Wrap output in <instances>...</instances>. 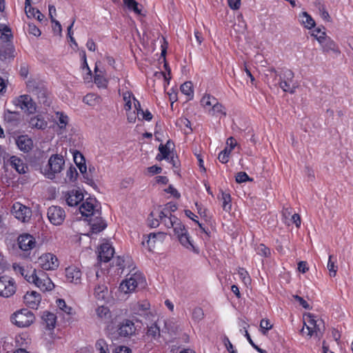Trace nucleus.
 <instances>
[{
    "mask_svg": "<svg viewBox=\"0 0 353 353\" xmlns=\"http://www.w3.org/2000/svg\"><path fill=\"white\" fill-rule=\"evenodd\" d=\"M15 142L18 148L25 153L30 152L33 147L32 140L28 137V135H20L17 137L15 139Z\"/></svg>",
    "mask_w": 353,
    "mask_h": 353,
    "instance_id": "18",
    "label": "nucleus"
},
{
    "mask_svg": "<svg viewBox=\"0 0 353 353\" xmlns=\"http://www.w3.org/2000/svg\"><path fill=\"white\" fill-rule=\"evenodd\" d=\"M94 83L97 84L99 87H103L105 86L106 81L100 75L97 74L94 77Z\"/></svg>",
    "mask_w": 353,
    "mask_h": 353,
    "instance_id": "64",
    "label": "nucleus"
},
{
    "mask_svg": "<svg viewBox=\"0 0 353 353\" xmlns=\"http://www.w3.org/2000/svg\"><path fill=\"white\" fill-rule=\"evenodd\" d=\"M56 119L58 120V125L60 128H65L68 123V117L63 112H57Z\"/></svg>",
    "mask_w": 353,
    "mask_h": 353,
    "instance_id": "44",
    "label": "nucleus"
},
{
    "mask_svg": "<svg viewBox=\"0 0 353 353\" xmlns=\"http://www.w3.org/2000/svg\"><path fill=\"white\" fill-rule=\"evenodd\" d=\"M114 250L109 243H103L100 246L99 258L101 261L108 262L113 256Z\"/></svg>",
    "mask_w": 353,
    "mask_h": 353,
    "instance_id": "21",
    "label": "nucleus"
},
{
    "mask_svg": "<svg viewBox=\"0 0 353 353\" xmlns=\"http://www.w3.org/2000/svg\"><path fill=\"white\" fill-rule=\"evenodd\" d=\"M57 307L65 312L66 314L72 315L73 314V309L72 307L67 305L63 299H58L57 301Z\"/></svg>",
    "mask_w": 353,
    "mask_h": 353,
    "instance_id": "40",
    "label": "nucleus"
},
{
    "mask_svg": "<svg viewBox=\"0 0 353 353\" xmlns=\"http://www.w3.org/2000/svg\"><path fill=\"white\" fill-rule=\"evenodd\" d=\"M335 262L336 261H332V256L330 255L328 262L327 264V268L330 272V276L332 277H334L336 276L338 270V267L337 265H335Z\"/></svg>",
    "mask_w": 353,
    "mask_h": 353,
    "instance_id": "46",
    "label": "nucleus"
},
{
    "mask_svg": "<svg viewBox=\"0 0 353 353\" xmlns=\"http://www.w3.org/2000/svg\"><path fill=\"white\" fill-rule=\"evenodd\" d=\"M185 214L190 219H191L192 221H194L195 223H196L201 229H202L203 231H205L204 228H203L202 225L196 220L195 218H197V216L190 210H185Z\"/></svg>",
    "mask_w": 353,
    "mask_h": 353,
    "instance_id": "58",
    "label": "nucleus"
},
{
    "mask_svg": "<svg viewBox=\"0 0 353 353\" xmlns=\"http://www.w3.org/2000/svg\"><path fill=\"white\" fill-rule=\"evenodd\" d=\"M161 336L160 328L156 323L152 324L147 327L145 334L143 339L145 342H154L159 339Z\"/></svg>",
    "mask_w": 353,
    "mask_h": 353,
    "instance_id": "19",
    "label": "nucleus"
},
{
    "mask_svg": "<svg viewBox=\"0 0 353 353\" xmlns=\"http://www.w3.org/2000/svg\"><path fill=\"white\" fill-rule=\"evenodd\" d=\"M47 216L52 224L60 225L65 219V212L62 208L57 205H52L48 209Z\"/></svg>",
    "mask_w": 353,
    "mask_h": 353,
    "instance_id": "8",
    "label": "nucleus"
},
{
    "mask_svg": "<svg viewBox=\"0 0 353 353\" xmlns=\"http://www.w3.org/2000/svg\"><path fill=\"white\" fill-rule=\"evenodd\" d=\"M165 239V234L163 232L150 233L148 236L147 245L150 251L154 249L157 245H161Z\"/></svg>",
    "mask_w": 353,
    "mask_h": 353,
    "instance_id": "23",
    "label": "nucleus"
},
{
    "mask_svg": "<svg viewBox=\"0 0 353 353\" xmlns=\"http://www.w3.org/2000/svg\"><path fill=\"white\" fill-rule=\"evenodd\" d=\"M101 215L96 214L94 216L90 217L88 221L93 233H98L103 230L107 225L101 218Z\"/></svg>",
    "mask_w": 353,
    "mask_h": 353,
    "instance_id": "22",
    "label": "nucleus"
},
{
    "mask_svg": "<svg viewBox=\"0 0 353 353\" xmlns=\"http://www.w3.org/2000/svg\"><path fill=\"white\" fill-rule=\"evenodd\" d=\"M165 192L171 194L176 199H179L181 196L180 193L172 185H169V187L165 190Z\"/></svg>",
    "mask_w": 353,
    "mask_h": 353,
    "instance_id": "62",
    "label": "nucleus"
},
{
    "mask_svg": "<svg viewBox=\"0 0 353 353\" xmlns=\"http://www.w3.org/2000/svg\"><path fill=\"white\" fill-rule=\"evenodd\" d=\"M41 300L40 294L35 291L27 292L23 296V302L29 307L37 309Z\"/></svg>",
    "mask_w": 353,
    "mask_h": 353,
    "instance_id": "16",
    "label": "nucleus"
},
{
    "mask_svg": "<svg viewBox=\"0 0 353 353\" xmlns=\"http://www.w3.org/2000/svg\"><path fill=\"white\" fill-rule=\"evenodd\" d=\"M307 323H304V325L306 326V329L307 330V335L311 337L313 335V328L316 326V324L320 320H316L315 316L313 314H309L307 316Z\"/></svg>",
    "mask_w": 353,
    "mask_h": 353,
    "instance_id": "29",
    "label": "nucleus"
},
{
    "mask_svg": "<svg viewBox=\"0 0 353 353\" xmlns=\"http://www.w3.org/2000/svg\"><path fill=\"white\" fill-rule=\"evenodd\" d=\"M39 263L42 269L46 270H55L59 265L57 257L52 253L42 254L39 259Z\"/></svg>",
    "mask_w": 353,
    "mask_h": 353,
    "instance_id": "10",
    "label": "nucleus"
},
{
    "mask_svg": "<svg viewBox=\"0 0 353 353\" xmlns=\"http://www.w3.org/2000/svg\"><path fill=\"white\" fill-rule=\"evenodd\" d=\"M77 175L78 173L75 168L70 167L67 170L66 177L69 179L70 181H73L76 179Z\"/></svg>",
    "mask_w": 353,
    "mask_h": 353,
    "instance_id": "57",
    "label": "nucleus"
},
{
    "mask_svg": "<svg viewBox=\"0 0 353 353\" xmlns=\"http://www.w3.org/2000/svg\"><path fill=\"white\" fill-rule=\"evenodd\" d=\"M79 210L82 216L86 217L94 216L96 214L101 215V212L99 210H94V200L92 199H86L81 205Z\"/></svg>",
    "mask_w": 353,
    "mask_h": 353,
    "instance_id": "14",
    "label": "nucleus"
},
{
    "mask_svg": "<svg viewBox=\"0 0 353 353\" xmlns=\"http://www.w3.org/2000/svg\"><path fill=\"white\" fill-rule=\"evenodd\" d=\"M12 213L16 219L23 223L28 222L32 216L30 208L19 202L12 205Z\"/></svg>",
    "mask_w": 353,
    "mask_h": 353,
    "instance_id": "9",
    "label": "nucleus"
},
{
    "mask_svg": "<svg viewBox=\"0 0 353 353\" xmlns=\"http://www.w3.org/2000/svg\"><path fill=\"white\" fill-rule=\"evenodd\" d=\"M302 23L309 29L314 27L315 25L314 19L306 12L303 13Z\"/></svg>",
    "mask_w": 353,
    "mask_h": 353,
    "instance_id": "47",
    "label": "nucleus"
},
{
    "mask_svg": "<svg viewBox=\"0 0 353 353\" xmlns=\"http://www.w3.org/2000/svg\"><path fill=\"white\" fill-rule=\"evenodd\" d=\"M315 37L318 40V41L321 45L323 50L326 52L330 51H332L334 52H339V49L336 44L334 43L333 40H332L329 37L318 36V34H314Z\"/></svg>",
    "mask_w": 353,
    "mask_h": 353,
    "instance_id": "17",
    "label": "nucleus"
},
{
    "mask_svg": "<svg viewBox=\"0 0 353 353\" xmlns=\"http://www.w3.org/2000/svg\"><path fill=\"white\" fill-rule=\"evenodd\" d=\"M65 276L68 281L75 284L79 283L81 279V272L76 266H69L65 268Z\"/></svg>",
    "mask_w": 353,
    "mask_h": 353,
    "instance_id": "20",
    "label": "nucleus"
},
{
    "mask_svg": "<svg viewBox=\"0 0 353 353\" xmlns=\"http://www.w3.org/2000/svg\"><path fill=\"white\" fill-rule=\"evenodd\" d=\"M17 290L14 280L6 275L0 276V296L4 298L12 296Z\"/></svg>",
    "mask_w": 353,
    "mask_h": 353,
    "instance_id": "7",
    "label": "nucleus"
},
{
    "mask_svg": "<svg viewBox=\"0 0 353 353\" xmlns=\"http://www.w3.org/2000/svg\"><path fill=\"white\" fill-rule=\"evenodd\" d=\"M145 284V280L143 275L135 272L127 276V278L121 283L119 290L125 294L131 293L139 286L144 287Z\"/></svg>",
    "mask_w": 353,
    "mask_h": 353,
    "instance_id": "2",
    "label": "nucleus"
},
{
    "mask_svg": "<svg viewBox=\"0 0 353 353\" xmlns=\"http://www.w3.org/2000/svg\"><path fill=\"white\" fill-rule=\"evenodd\" d=\"M15 104L19 106L21 110L28 112L30 114L36 111V103L33 101L30 95L24 94L19 97L16 101Z\"/></svg>",
    "mask_w": 353,
    "mask_h": 353,
    "instance_id": "12",
    "label": "nucleus"
},
{
    "mask_svg": "<svg viewBox=\"0 0 353 353\" xmlns=\"http://www.w3.org/2000/svg\"><path fill=\"white\" fill-rule=\"evenodd\" d=\"M192 317L195 321L199 322L201 321L204 317L203 310L199 307L194 308L192 313Z\"/></svg>",
    "mask_w": 353,
    "mask_h": 353,
    "instance_id": "48",
    "label": "nucleus"
},
{
    "mask_svg": "<svg viewBox=\"0 0 353 353\" xmlns=\"http://www.w3.org/2000/svg\"><path fill=\"white\" fill-rule=\"evenodd\" d=\"M108 288L105 285H98L94 288V294L98 300H104L108 295Z\"/></svg>",
    "mask_w": 353,
    "mask_h": 353,
    "instance_id": "30",
    "label": "nucleus"
},
{
    "mask_svg": "<svg viewBox=\"0 0 353 353\" xmlns=\"http://www.w3.org/2000/svg\"><path fill=\"white\" fill-rule=\"evenodd\" d=\"M177 210V205L173 203H168L162 211H165L168 214L170 213L175 212Z\"/></svg>",
    "mask_w": 353,
    "mask_h": 353,
    "instance_id": "59",
    "label": "nucleus"
},
{
    "mask_svg": "<svg viewBox=\"0 0 353 353\" xmlns=\"http://www.w3.org/2000/svg\"><path fill=\"white\" fill-rule=\"evenodd\" d=\"M294 299L296 301H297L303 308L310 309V305L302 297H301L298 295H294Z\"/></svg>",
    "mask_w": 353,
    "mask_h": 353,
    "instance_id": "63",
    "label": "nucleus"
},
{
    "mask_svg": "<svg viewBox=\"0 0 353 353\" xmlns=\"http://www.w3.org/2000/svg\"><path fill=\"white\" fill-rule=\"evenodd\" d=\"M239 274L240 275L241 279L245 283H249L250 281V278L248 276L247 271H245L243 268L239 269Z\"/></svg>",
    "mask_w": 353,
    "mask_h": 353,
    "instance_id": "61",
    "label": "nucleus"
},
{
    "mask_svg": "<svg viewBox=\"0 0 353 353\" xmlns=\"http://www.w3.org/2000/svg\"><path fill=\"white\" fill-rule=\"evenodd\" d=\"M181 91L183 94L188 97V100L193 99L194 92L192 88V84L190 81L185 82L181 85Z\"/></svg>",
    "mask_w": 353,
    "mask_h": 353,
    "instance_id": "33",
    "label": "nucleus"
},
{
    "mask_svg": "<svg viewBox=\"0 0 353 353\" xmlns=\"http://www.w3.org/2000/svg\"><path fill=\"white\" fill-rule=\"evenodd\" d=\"M137 327L132 320L123 319L118 325L117 332L120 336L130 337L135 334Z\"/></svg>",
    "mask_w": 353,
    "mask_h": 353,
    "instance_id": "11",
    "label": "nucleus"
},
{
    "mask_svg": "<svg viewBox=\"0 0 353 353\" xmlns=\"http://www.w3.org/2000/svg\"><path fill=\"white\" fill-rule=\"evenodd\" d=\"M18 244L21 250L28 252L35 247L36 240L33 236L25 233L18 237Z\"/></svg>",
    "mask_w": 353,
    "mask_h": 353,
    "instance_id": "13",
    "label": "nucleus"
},
{
    "mask_svg": "<svg viewBox=\"0 0 353 353\" xmlns=\"http://www.w3.org/2000/svg\"><path fill=\"white\" fill-rule=\"evenodd\" d=\"M28 91L34 96H36L39 103L45 105H49L48 101V91L43 83L32 79L26 83Z\"/></svg>",
    "mask_w": 353,
    "mask_h": 353,
    "instance_id": "3",
    "label": "nucleus"
},
{
    "mask_svg": "<svg viewBox=\"0 0 353 353\" xmlns=\"http://www.w3.org/2000/svg\"><path fill=\"white\" fill-rule=\"evenodd\" d=\"M97 316L105 322L110 318V312L108 307L105 306H99L96 309Z\"/></svg>",
    "mask_w": 353,
    "mask_h": 353,
    "instance_id": "32",
    "label": "nucleus"
},
{
    "mask_svg": "<svg viewBox=\"0 0 353 353\" xmlns=\"http://www.w3.org/2000/svg\"><path fill=\"white\" fill-rule=\"evenodd\" d=\"M48 125L47 121L41 115L34 116L29 121V126L32 128L43 130Z\"/></svg>",
    "mask_w": 353,
    "mask_h": 353,
    "instance_id": "27",
    "label": "nucleus"
},
{
    "mask_svg": "<svg viewBox=\"0 0 353 353\" xmlns=\"http://www.w3.org/2000/svg\"><path fill=\"white\" fill-rule=\"evenodd\" d=\"M83 101L89 105H95L99 101V97L94 94L90 93L86 94Z\"/></svg>",
    "mask_w": 353,
    "mask_h": 353,
    "instance_id": "41",
    "label": "nucleus"
},
{
    "mask_svg": "<svg viewBox=\"0 0 353 353\" xmlns=\"http://www.w3.org/2000/svg\"><path fill=\"white\" fill-rule=\"evenodd\" d=\"M216 102V99L211 97L210 95L203 97L201 100V103L204 107L212 106L214 103Z\"/></svg>",
    "mask_w": 353,
    "mask_h": 353,
    "instance_id": "52",
    "label": "nucleus"
},
{
    "mask_svg": "<svg viewBox=\"0 0 353 353\" xmlns=\"http://www.w3.org/2000/svg\"><path fill=\"white\" fill-rule=\"evenodd\" d=\"M172 228L174 229V234L177 236L188 232V230L185 228V225L179 219H177Z\"/></svg>",
    "mask_w": 353,
    "mask_h": 353,
    "instance_id": "42",
    "label": "nucleus"
},
{
    "mask_svg": "<svg viewBox=\"0 0 353 353\" xmlns=\"http://www.w3.org/2000/svg\"><path fill=\"white\" fill-rule=\"evenodd\" d=\"M12 37L10 29L6 26L0 24V38L5 41H10Z\"/></svg>",
    "mask_w": 353,
    "mask_h": 353,
    "instance_id": "39",
    "label": "nucleus"
},
{
    "mask_svg": "<svg viewBox=\"0 0 353 353\" xmlns=\"http://www.w3.org/2000/svg\"><path fill=\"white\" fill-rule=\"evenodd\" d=\"M41 318L45 323L47 329L52 330L55 327L57 317L54 314L49 312H44Z\"/></svg>",
    "mask_w": 353,
    "mask_h": 353,
    "instance_id": "28",
    "label": "nucleus"
},
{
    "mask_svg": "<svg viewBox=\"0 0 353 353\" xmlns=\"http://www.w3.org/2000/svg\"><path fill=\"white\" fill-rule=\"evenodd\" d=\"M4 119L8 122H16L19 120V114L17 112L7 110L4 114Z\"/></svg>",
    "mask_w": 353,
    "mask_h": 353,
    "instance_id": "49",
    "label": "nucleus"
},
{
    "mask_svg": "<svg viewBox=\"0 0 353 353\" xmlns=\"http://www.w3.org/2000/svg\"><path fill=\"white\" fill-rule=\"evenodd\" d=\"M38 10H39L31 6V2H30L29 6L25 4V12L28 18H34L36 17V12H38Z\"/></svg>",
    "mask_w": 353,
    "mask_h": 353,
    "instance_id": "53",
    "label": "nucleus"
},
{
    "mask_svg": "<svg viewBox=\"0 0 353 353\" xmlns=\"http://www.w3.org/2000/svg\"><path fill=\"white\" fill-rule=\"evenodd\" d=\"M322 324H323V322L321 319H320V321L316 324V326L314 327L313 328V334H315V335L319 338L323 335L324 325H323L321 327Z\"/></svg>",
    "mask_w": 353,
    "mask_h": 353,
    "instance_id": "54",
    "label": "nucleus"
},
{
    "mask_svg": "<svg viewBox=\"0 0 353 353\" xmlns=\"http://www.w3.org/2000/svg\"><path fill=\"white\" fill-rule=\"evenodd\" d=\"M221 200L223 202L222 207L225 211H230L231 210V196L229 193L222 192Z\"/></svg>",
    "mask_w": 353,
    "mask_h": 353,
    "instance_id": "38",
    "label": "nucleus"
},
{
    "mask_svg": "<svg viewBox=\"0 0 353 353\" xmlns=\"http://www.w3.org/2000/svg\"><path fill=\"white\" fill-rule=\"evenodd\" d=\"M252 181L249 176L244 172L237 173L236 176V181L239 183Z\"/></svg>",
    "mask_w": 353,
    "mask_h": 353,
    "instance_id": "55",
    "label": "nucleus"
},
{
    "mask_svg": "<svg viewBox=\"0 0 353 353\" xmlns=\"http://www.w3.org/2000/svg\"><path fill=\"white\" fill-rule=\"evenodd\" d=\"M157 217L159 218L161 223H163L164 225L168 228H172L178 219L175 216L172 215L171 213L168 214V213L165 212V211L157 212Z\"/></svg>",
    "mask_w": 353,
    "mask_h": 353,
    "instance_id": "25",
    "label": "nucleus"
},
{
    "mask_svg": "<svg viewBox=\"0 0 353 353\" xmlns=\"http://www.w3.org/2000/svg\"><path fill=\"white\" fill-rule=\"evenodd\" d=\"M256 251L258 254L263 256H268L270 254V250L263 244L258 245Z\"/></svg>",
    "mask_w": 353,
    "mask_h": 353,
    "instance_id": "51",
    "label": "nucleus"
},
{
    "mask_svg": "<svg viewBox=\"0 0 353 353\" xmlns=\"http://www.w3.org/2000/svg\"><path fill=\"white\" fill-rule=\"evenodd\" d=\"M123 3L128 9L133 10L137 14H141V10L139 8V3L135 0H123Z\"/></svg>",
    "mask_w": 353,
    "mask_h": 353,
    "instance_id": "43",
    "label": "nucleus"
},
{
    "mask_svg": "<svg viewBox=\"0 0 353 353\" xmlns=\"http://www.w3.org/2000/svg\"><path fill=\"white\" fill-rule=\"evenodd\" d=\"M34 321L32 312L27 309H22L12 314L11 321L19 327L30 326Z\"/></svg>",
    "mask_w": 353,
    "mask_h": 353,
    "instance_id": "6",
    "label": "nucleus"
},
{
    "mask_svg": "<svg viewBox=\"0 0 353 353\" xmlns=\"http://www.w3.org/2000/svg\"><path fill=\"white\" fill-rule=\"evenodd\" d=\"M14 57V48L11 45H8L7 47L0 49V59L5 60Z\"/></svg>",
    "mask_w": 353,
    "mask_h": 353,
    "instance_id": "34",
    "label": "nucleus"
},
{
    "mask_svg": "<svg viewBox=\"0 0 353 353\" xmlns=\"http://www.w3.org/2000/svg\"><path fill=\"white\" fill-rule=\"evenodd\" d=\"M65 201L69 206H76L83 199V194L80 190H72L65 194Z\"/></svg>",
    "mask_w": 353,
    "mask_h": 353,
    "instance_id": "15",
    "label": "nucleus"
},
{
    "mask_svg": "<svg viewBox=\"0 0 353 353\" xmlns=\"http://www.w3.org/2000/svg\"><path fill=\"white\" fill-rule=\"evenodd\" d=\"M64 165L65 161L61 155L52 154L48 160L44 174L48 179H52L54 178L56 174L61 172Z\"/></svg>",
    "mask_w": 353,
    "mask_h": 353,
    "instance_id": "5",
    "label": "nucleus"
},
{
    "mask_svg": "<svg viewBox=\"0 0 353 353\" xmlns=\"http://www.w3.org/2000/svg\"><path fill=\"white\" fill-rule=\"evenodd\" d=\"M74 161L81 173L86 172V165L85 164V159L83 156L79 152L74 154Z\"/></svg>",
    "mask_w": 353,
    "mask_h": 353,
    "instance_id": "31",
    "label": "nucleus"
},
{
    "mask_svg": "<svg viewBox=\"0 0 353 353\" xmlns=\"http://www.w3.org/2000/svg\"><path fill=\"white\" fill-rule=\"evenodd\" d=\"M148 225L151 228H157L161 222L159 218L157 217V212H152L148 218Z\"/></svg>",
    "mask_w": 353,
    "mask_h": 353,
    "instance_id": "45",
    "label": "nucleus"
},
{
    "mask_svg": "<svg viewBox=\"0 0 353 353\" xmlns=\"http://www.w3.org/2000/svg\"><path fill=\"white\" fill-rule=\"evenodd\" d=\"M172 145H173V143L169 140L165 145L160 144L159 146V150L162 154V157L165 158L166 160H169L170 148Z\"/></svg>",
    "mask_w": 353,
    "mask_h": 353,
    "instance_id": "36",
    "label": "nucleus"
},
{
    "mask_svg": "<svg viewBox=\"0 0 353 353\" xmlns=\"http://www.w3.org/2000/svg\"><path fill=\"white\" fill-rule=\"evenodd\" d=\"M177 238H178L180 243L184 248H185L186 249H188L190 250H192L196 254L199 253V250L193 245V244L190 240V236L188 234V232H186L183 233V234H180L179 236H177Z\"/></svg>",
    "mask_w": 353,
    "mask_h": 353,
    "instance_id": "26",
    "label": "nucleus"
},
{
    "mask_svg": "<svg viewBox=\"0 0 353 353\" xmlns=\"http://www.w3.org/2000/svg\"><path fill=\"white\" fill-rule=\"evenodd\" d=\"M273 72L277 75V72L275 69H272ZM279 77V87L284 91L288 92L291 94L295 92L296 88L298 85L294 82V72L290 69H283L281 72L278 74Z\"/></svg>",
    "mask_w": 353,
    "mask_h": 353,
    "instance_id": "4",
    "label": "nucleus"
},
{
    "mask_svg": "<svg viewBox=\"0 0 353 353\" xmlns=\"http://www.w3.org/2000/svg\"><path fill=\"white\" fill-rule=\"evenodd\" d=\"M9 162L12 168L19 174H25L28 170V165L23 161L16 156H12L9 159Z\"/></svg>",
    "mask_w": 353,
    "mask_h": 353,
    "instance_id": "24",
    "label": "nucleus"
},
{
    "mask_svg": "<svg viewBox=\"0 0 353 353\" xmlns=\"http://www.w3.org/2000/svg\"><path fill=\"white\" fill-rule=\"evenodd\" d=\"M223 107L221 103H219L218 102H215L212 108V111L213 112V114L214 113H222L223 114H225V112H223Z\"/></svg>",
    "mask_w": 353,
    "mask_h": 353,
    "instance_id": "60",
    "label": "nucleus"
},
{
    "mask_svg": "<svg viewBox=\"0 0 353 353\" xmlns=\"http://www.w3.org/2000/svg\"><path fill=\"white\" fill-rule=\"evenodd\" d=\"M260 327L263 334H266L267 331L270 330L272 327V324L268 319H262L260 322Z\"/></svg>",
    "mask_w": 353,
    "mask_h": 353,
    "instance_id": "50",
    "label": "nucleus"
},
{
    "mask_svg": "<svg viewBox=\"0 0 353 353\" xmlns=\"http://www.w3.org/2000/svg\"><path fill=\"white\" fill-rule=\"evenodd\" d=\"M28 282L34 283L42 291H50L54 287V283L43 270L34 269L32 270L31 276H28Z\"/></svg>",
    "mask_w": 353,
    "mask_h": 353,
    "instance_id": "1",
    "label": "nucleus"
},
{
    "mask_svg": "<svg viewBox=\"0 0 353 353\" xmlns=\"http://www.w3.org/2000/svg\"><path fill=\"white\" fill-rule=\"evenodd\" d=\"M28 32L29 34H32L35 37H39L41 35V30L33 23H28Z\"/></svg>",
    "mask_w": 353,
    "mask_h": 353,
    "instance_id": "56",
    "label": "nucleus"
},
{
    "mask_svg": "<svg viewBox=\"0 0 353 353\" xmlns=\"http://www.w3.org/2000/svg\"><path fill=\"white\" fill-rule=\"evenodd\" d=\"M123 99L125 102L124 109L126 112H130L132 110V99L133 100L134 95L131 92L125 91L123 92Z\"/></svg>",
    "mask_w": 353,
    "mask_h": 353,
    "instance_id": "35",
    "label": "nucleus"
},
{
    "mask_svg": "<svg viewBox=\"0 0 353 353\" xmlns=\"http://www.w3.org/2000/svg\"><path fill=\"white\" fill-rule=\"evenodd\" d=\"M12 267L16 273L20 274L28 281V276H31L32 270H25L23 267L16 263H14Z\"/></svg>",
    "mask_w": 353,
    "mask_h": 353,
    "instance_id": "37",
    "label": "nucleus"
}]
</instances>
